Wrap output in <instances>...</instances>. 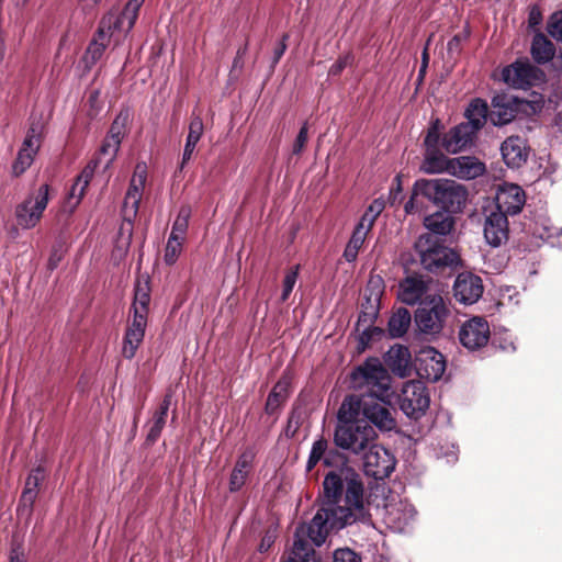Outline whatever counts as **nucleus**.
I'll list each match as a JSON object with an SVG mask.
<instances>
[{
  "label": "nucleus",
  "instance_id": "nucleus-13",
  "mask_svg": "<svg viewBox=\"0 0 562 562\" xmlns=\"http://www.w3.org/2000/svg\"><path fill=\"white\" fill-rule=\"evenodd\" d=\"M394 456L375 441L363 452V470L375 480L387 477L395 468Z\"/></svg>",
  "mask_w": 562,
  "mask_h": 562
},
{
  "label": "nucleus",
  "instance_id": "nucleus-44",
  "mask_svg": "<svg viewBox=\"0 0 562 562\" xmlns=\"http://www.w3.org/2000/svg\"><path fill=\"white\" fill-rule=\"evenodd\" d=\"M439 139H440V121L435 120L430 124V126L427 131L425 140H424L426 150L437 149Z\"/></svg>",
  "mask_w": 562,
  "mask_h": 562
},
{
  "label": "nucleus",
  "instance_id": "nucleus-40",
  "mask_svg": "<svg viewBox=\"0 0 562 562\" xmlns=\"http://www.w3.org/2000/svg\"><path fill=\"white\" fill-rule=\"evenodd\" d=\"M191 216V207L188 205H183L180 207L178 215L173 222L170 237L186 239V234L188 231L189 220Z\"/></svg>",
  "mask_w": 562,
  "mask_h": 562
},
{
  "label": "nucleus",
  "instance_id": "nucleus-23",
  "mask_svg": "<svg viewBox=\"0 0 562 562\" xmlns=\"http://www.w3.org/2000/svg\"><path fill=\"white\" fill-rule=\"evenodd\" d=\"M147 319L143 316H133L131 324L127 326L122 353L126 359H132L142 344L145 336Z\"/></svg>",
  "mask_w": 562,
  "mask_h": 562
},
{
  "label": "nucleus",
  "instance_id": "nucleus-7",
  "mask_svg": "<svg viewBox=\"0 0 562 562\" xmlns=\"http://www.w3.org/2000/svg\"><path fill=\"white\" fill-rule=\"evenodd\" d=\"M147 180V166L145 162H138L135 166L133 176L130 181L128 189L126 191L123 205L122 216L124 224L121 226V231L127 232L125 240V247L128 246L132 236V224L137 216L139 203L143 196Z\"/></svg>",
  "mask_w": 562,
  "mask_h": 562
},
{
  "label": "nucleus",
  "instance_id": "nucleus-58",
  "mask_svg": "<svg viewBox=\"0 0 562 562\" xmlns=\"http://www.w3.org/2000/svg\"><path fill=\"white\" fill-rule=\"evenodd\" d=\"M5 54L4 41L0 37V63L3 60Z\"/></svg>",
  "mask_w": 562,
  "mask_h": 562
},
{
  "label": "nucleus",
  "instance_id": "nucleus-32",
  "mask_svg": "<svg viewBox=\"0 0 562 562\" xmlns=\"http://www.w3.org/2000/svg\"><path fill=\"white\" fill-rule=\"evenodd\" d=\"M530 53L536 63L547 64L553 59L555 47L542 33H538L533 36Z\"/></svg>",
  "mask_w": 562,
  "mask_h": 562
},
{
  "label": "nucleus",
  "instance_id": "nucleus-56",
  "mask_svg": "<svg viewBox=\"0 0 562 562\" xmlns=\"http://www.w3.org/2000/svg\"><path fill=\"white\" fill-rule=\"evenodd\" d=\"M60 259H61V254H58L57 251L53 252L49 258V261H48L49 268L50 269L56 268L58 262L60 261Z\"/></svg>",
  "mask_w": 562,
  "mask_h": 562
},
{
  "label": "nucleus",
  "instance_id": "nucleus-48",
  "mask_svg": "<svg viewBox=\"0 0 562 562\" xmlns=\"http://www.w3.org/2000/svg\"><path fill=\"white\" fill-rule=\"evenodd\" d=\"M308 138V127L307 123H304L303 126L300 128V132L293 143L292 151L294 155H299L304 149Z\"/></svg>",
  "mask_w": 562,
  "mask_h": 562
},
{
  "label": "nucleus",
  "instance_id": "nucleus-39",
  "mask_svg": "<svg viewBox=\"0 0 562 562\" xmlns=\"http://www.w3.org/2000/svg\"><path fill=\"white\" fill-rule=\"evenodd\" d=\"M150 301L148 282L138 281L135 286V296L133 302V316H143L147 319L148 304Z\"/></svg>",
  "mask_w": 562,
  "mask_h": 562
},
{
  "label": "nucleus",
  "instance_id": "nucleus-2",
  "mask_svg": "<svg viewBox=\"0 0 562 562\" xmlns=\"http://www.w3.org/2000/svg\"><path fill=\"white\" fill-rule=\"evenodd\" d=\"M353 386L366 390L367 396H347L344 402V412L350 416L364 419L380 431H392L396 428V419L386 407L395 398L391 387V375L378 358H369L358 366L351 373Z\"/></svg>",
  "mask_w": 562,
  "mask_h": 562
},
{
  "label": "nucleus",
  "instance_id": "nucleus-57",
  "mask_svg": "<svg viewBox=\"0 0 562 562\" xmlns=\"http://www.w3.org/2000/svg\"><path fill=\"white\" fill-rule=\"evenodd\" d=\"M85 8H93L97 5L101 0H81Z\"/></svg>",
  "mask_w": 562,
  "mask_h": 562
},
{
  "label": "nucleus",
  "instance_id": "nucleus-61",
  "mask_svg": "<svg viewBox=\"0 0 562 562\" xmlns=\"http://www.w3.org/2000/svg\"><path fill=\"white\" fill-rule=\"evenodd\" d=\"M27 0H16V4H24Z\"/></svg>",
  "mask_w": 562,
  "mask_h": 562
},
{
  "label": "nucleus",
  "instance_id": "nucleus-43",
  "mask_svg": "<svg viewBox=\"0 0 562 562\" xmlns=\"http://www.w3.org/2000/svg\"><path fill=\"white\" fill-rule=\"evenodd\" d=\"M183 241V239L169 236L164 255V261L166 262V265L172 266L173 263H176L182 251Z\"/></svg>",
  "mask_w": 562,
  "mask_h": 562
},
{
  "label": "nucleus",
  "instance_id": "nucleus-14",
  "mask_svg": "<svg viewBox=\"0 0 562 562\" xmlns=\"http://www.w3.org/2000/svg\"><path fill=\"white\" fill-rule=\"evenodd\" d=\"M492 105L493 110L490 117L494 125L508 124L518 113L522 112L528 114L529 109L533 112L536 111L531 102L513 95H498L493 99Z\"/></svg>",
  "mask_w": 562,
  "mask_h": 562
},
{
  "label": "nucleus",
  "instance_id": "nucleus-24",
  "mask_svg": "<svg viewBox=\"0 0 562 562\" xmlns=\"http://www.w3.org/2000/svg\"><path fill=\"white\" fill-rule=\"evenodd\" d=\"M420 374L430 381H438L446 371V361L443 356L434 348H427L420 356Z\"/></svg>",
  "mask_w": 562,
  "mask_h": 562
},
{
  "label": "nucleus",
  "instance_id": "nucleus-42",
  "mask_svg": "<svg viewBox=\"0 0 562 562\" xmlns=\"http://www.w3.org/2000/svg\"><path fill=\"white\" fill-rule=\"evenodd\" d=\"M385 203L382 199H375L361 216L359 223L372 229L375 220L383 212Z\"/></svg>",
  "mask_w": 562,
  "mask_h": 562
},
{
  "label": "nucleus",
  "instance_id": "nucleus-17",
  "mask_svg": "<svg viewBox=\"0 0 562 562\" xmlns=\"http://www.w3.org/2000/svg\"><path fill=\"white\" fill-rule=\"evenodd\" d=\"M483 283L479 276L471 272L460 273L453 283V294L458 302L471 305L483 294Z\"/></svg>",
  "mask_w": 562,
  "mask_h": 562
},
{
  "label": "nucleus",
  "instance_id": "nucleus-54",
  "mask_svg": "<svg viewBox=\"0 0 562 562\" xmlns=\"http://www.w3.org/2000/svg\"><path fill=\"white\" fill-rule=\"evenodd\" d=\"M10 562H26L25 553L20 547H13L11 549Z\"/></svg>",
  "mask_w": 562,
  "mask_h": 562
},
{
  "label": "nucleus",
  "instance_id": "nucleus-51",
  "mask_svg": "<svg viewBox=\"0 0 562 562\" xmlns=\"http://www.w3.org/2000/svg\"><path fill=\"white\" fill-rule=\"evenodd\" d=\"M542 22V14L539 7L533 5L529 10L528 23L530 27H537Z\"/></svg>",
  "mask_w": 562,
  "mask_h": 562
},
{
  "label": "nucleus",
  "instance_id": "nucleus-35",
  "mask_svg": "<svg viewBox=\"0 0 562 562\" xmlns=\"http://www.w3.org/2000/svg\"><path fill=\"white\" fill-rule=\"evenodd\" d=\"M371 232V228L364 226L363 224L358 223L355 227L351 237L344 250V258L348 262L356 261L359 250L362 248L368 234Z\"/></svg>",
  "mask_w": 562,
  "mask_h": 562
},
{
  "label": "nucleus",
  "instance_id": "nucleus-26",
  "mask_svg": "<svg viewBox=\"0 0 562 562\" xmlns=\"http://www.w3.org/2000/svg\"><path fill=\"white\" fill-rule=\"evenodd\" d=\"M385 363L392 372L400 378L411 373V352L408 348L396 345L390 348L385 355Z\"/></svg>",
  "mask_w": 562,
  "mask_h": 562
},
{
  "label": "nucleus",
  "instance_id": "nucleus-37",
  "mask_svg": "<svg viewBox=\"0 0 562 562\" xmlns=\"http://www.w3.org/2000/svg\"><path fill=\"white\" fill-rule=\"evenodd\" d=\"M171 404L170 395H166L164 401L160 404L159 409L155 413L151 422V426L149 428L147 439L150 441H156L160 436L162 428L166 424L167 414Z\"/></svg>",
  "mask_w": 562,
  "mask_h": 562
},
{
  "label": "nucleus",
  "instance_id": "nucleus-28",
  "mask_svg": "<svg viewBox=\"0 0 562 562\" xmlns=\"http://www.w3.org/2000/svg\"><path fill=\"white\" fill-rule=\"evenodd\" d=\"M427 285L424 280L416 277L406 278L400 284L398 297L408 305L419 302L426 294Z\"/></svg>",
  "mask_w": 562,
  "mask_h": 562
},
{
  "label": "nucleus",
  "instance_id": "nucleus-6",
  "mask_svg": "<svg viewBox=\"0 0 562 562\" xmlns=\"http://www.w3.org/2000/svg\"><path fill=\"white\" fill-rule=\"evenodd\" d=\"M121 142L116 140L114 136H106L103 140V144L100 148L99 157L97 160L89 162L77 177L75 183L72 184L69 194L67 204L72 211L81 201L85 195L86 189L89 186L91 179L93 178L95 168L98 164L104 161V168L108 169L111 164L114 161L116 154L120 149Z\"/></svg>",
  "mask_w": 562,
  "mask_h": 562
},
{
  "label": "nucleus",
  "instance_id": "nucleus-15",
  "mask_svg": "<svg viewBox=\"0 0 562 562\" xmlns=\"http://www.w3.org/2000/svg\"><path fill=\"white\" fill-rule=\"evenodd\" d=\"M491 338L488 322L482 316H473L465 321L459 329L461 345L470 351L485 347Z\"/></svg>",
  "mask_w": 562,
  "mask_h": 562
},
{
  "label": "nucleus",
  "instance_id": "nucleus-12",
  "mask_svg": "<svg viewBox=\"0 0 562 562\" xmlns=\"http://www.w3.org/2000/svg\"><path fill=\"white\" fill-rule=\"evenodd\" d=\"M503 80L517 89H528L544 81V72L528 60H516L502 71Z\"/></svg>",
  "mask_w": 562,
  "mask_h": 562
},
{
  "label": "nucleus",
  "instance_id": "nucleus-25",
  "mask_svg": "<svg viewBox=\"0 0 562 562\" xmlns=\"http://www.w3.org/2000/svg\"><path fill=\"white\" fill-rule=\"evenodd\" d=\"M501 151L505 164L512 168L520 167L528 156L526 143L518 136H510L504 140Z\"/></svg>",
  "mask_w": 562,
  "mask_h": 562
},
{
  "label": "nucleus",
  "instance_id": "nucleus-3",
  "mask_svg": "<svg viewBox=\"0 0 562 562\" xmlns=\"http://www.w3.org/2000/svg\"><path fill=\"white\" fill-rule=\"evenodd\" d=\"M145 0H128L120 14L113 12L104 15L100 22L95 37L89 44L82 63L87 70L101 59L112 40L119 43L133 29L138 11Z\"/></svg>",
  "mask_w": 562,
  "mask_h": 562
},
{
  "label": "nucleus",
  "instance_id": "nucleus-5",
  "mask_svg": "<svg viewBox=\"0 0 562 562\" xmlns=\"http://www.w3.org/2000/svg\"><path fill=\"white\" fill-rule=\"evenodd\" d=\"M376 439L378 434L369 423L357 417L353 412L350 416L347 411L344 413L342 402L338 411V425L334 434L335 445L350 453L360 454Z\"/></svg>",
  "mask_w": 562,
  "mask_h": 562
},
{
  "label": "nucleus",
  "instance_id": "nucleus-55",
  "mask_svg": "<svg viewBox=\"0 0 562 562\" xmlns=\"http://www.w3.org/2000/svg\"><path fill=\"white\" fill-rule=\"evenodd\" d=\"M273 540H274L273 536H271V535H266V536L263 537V539H262V541H261L260 546H259V550H260L261 552L267 551V550L271 547V544L273 543Z\"/></svg>",
  "mask_w": 562,
  "mask_h": 562
},
{
  "label": "nucleus",
  "instance_id": "nucleus-47",
  "mask_svg": "<svg viewBox=\"0 0 562 562\" xmlns=\"http://www.w3.org/2000/svg\"><path fill=\"white\" fill-rule=\"evenodd\" d=\"M333 562H362L361 558L349 548L337 549L334 552Z\"/></svg>",
  "mask_w": 562,
  "mask_h": 562
},
{
  "label": "nucleus",
  "instance_id": "nucleus-8",
  "mask_svg": "<svg viewBox=\"0 0 562 562\" xmlns=\"http://www.w3.org/2000/svg\"><path fill=\"white\" fill-rule=\"evenodd\" d=\"M415 247L423 267L429 271L451 267L458 262V255L451 248L446 247L439 237L430 234L419 236Z\"/></svg>",
  "mask_w": 562,
  "mask_h": 562
},
{
  "label": "nucleus",
  "instance_id": "nucleus-1",
  "mask_svg": "<svg viewBox=\"0 0 562 562\" xmlns=\"http://www.w3.org/2000/svg\"><path fill=\"white\" fill-rule=\"evenodd\" d=\"M325 502L311 522L296 528L291 552L284 562H321L313 546H322L330 530L364 519L363 484L350 469L330 471L323 482Z\"/></svg>",
  "mask_w": 562,
  "mask_h": 562
},
{
  "label": "nucleus",
  "instance_id": "nucleus-62",
  "mask_svg": "<svg viewBox=\"0 0 562 562\" xmlns=\"http://www.w3.org/2000/svg\"><path fill=\"white\" fill-rule=\"evenodd\" d=\"M64 43H65V38H64V40H61V42H60V47H63Z\"/></svg>",
  "mask_w": 562,
  "mask_h": 562
},
{
  "label": "nucleus",
  "instance_id": "nucleus-9",
  "mask_svg": "<svg viewBox=\"0 0 562 562\" xmlns=\"http://www.w3.org/2000/svg\"><path fill=\"white\" fill-rule=\"evenodd\" d=\"M447 315L448 308L443 299L438 294H430L420 301L415 313V323L420 331L437 334L442 329Z\"/></svg>",
  "mask_w": 562,
  "mask_h": 562
},
{
  "label": "nucleus",
  "instance_id": "nucleus-52",
  "mask_svg": "<svg viewBox=\"0 0 562 562\" xmlns=\"http://www.w3.org/2000/svg\"><path fill=\"white\" fill-rule=\"evenodd\" d=\"M498 347L504 351H515L516 346L512 335L506 333L504 337H501Z\"/></svg>",
  "mask_w": 562,
  "mask_h": 562
},
{
  "label": "nucleus",
  "instance_id": "nucleus-49",
  "mask_svg": "<svg viewBox=\"0 0 562 562\" xmlns=\"http://www.w3.org/2000/svg\"><path fill=\"white\" fill-rule=\"evenodd\" d=\"M351 56L345 55L340 57L336 63L331 65L329 68V75L330 76H337L339 75L350 63H351Z\"/></svg>",
  "mask_w": 562,
  "mask_h": 562
},
{
  "label": "nucleus",
  "instance_id": "nucleus-38",
  "mask_svg": "<svg viewBox=\"0 0 562 562\" xmlns=\"http://www.w3.org/2000/svg\"><path fill=\"white\" fill-rule=\"evenodd\" d=\"M289 391V383L286 380H280L271 390L270 394L268 395L267 403H266V413L269 415H273L279 407L282 405V403L288 397Z\"/></svg>",
  "mask_w": 562,
  "mask_h": 562
},
{
  "label": "nucleus",
  "instance_id": "nucleus-45",
  "mask_svg": "<svg viewBox=\"0 0 562 562\" xmlns=\"http://www.w3.org/2000/svg\"><path fill=\"white\" fill-rule=\"evenodd\" d=\"M297 276H299V266L294 267L292 270H290L285 274L284 280H283L282 294H281L282 302H285L289 299V296L296 283Z\"/></svg>",
  "mask_w": 562,
  "mask_h": 562
},
{
  "label": "nucleus",
  "instance_id": "nucleus-36",
  "mask_svg": "<svg viewBox=\"0 0 562 562\" xmlns=\"http://www.w3.org/2000/svg\"><path fill=\"white\" fill-rule=\"evenodd\" d=\"M411 313L406 308H398L390 318L387 330L392 338L402 337L411 325Z\"/></svg>",
  "mask_w": 562,
  "mask_h": 562
},
{
  "label": "nucleus",
  "instance_id": "nucleus-50",
  "mask_svg": "<svg viewBox=\"0 0 562 562\" xmlns=\"http://www.w3.org/2000/svg\"><path fill=\"white\" fill-rule=\"evenodd\" d=\"M123 135H124V120H121V117H117L113 122L108 136H114L116 138V140L122 142Z\"/></svg>",
  "mask_w": 562,
  "mask_h": 562
},
{
  "label": "nucleus",
  "instance_id": "nucleus-22",
  "mask_svg": "<svg viewBox=\"0 0 562 562\" xmlns=\"http://www.w3.org/2000/svg\"><path fill=\"white\" fill-rule=\"evenodd\" d=\"M485 171V165L476 157L460 156L451 158L449 175L459 179H475Z\"/></svg>",
  "mask_w": 562,
  "mask_h": 562
},
{
  "label": "nucleus",
  "instance_id": "nucleus-21",
  "mask_svg": "<svg viewBox=\"0 0 562 562\" xmlns=\"http://www.w3.org/2000/svg\"><path fill=\"white\" fill-rule=\"evenodd\" d=\"M474 136L470 124L460 123L443 135L441 145L447 153L457 154L471 145Z\"/></svg>",
  "mask_w": 562,
  "mask_h": 562
},
{
  "label": "nucleus",
  "instance_id": "nucleus-18",
  "mask_svg": "<svg viewBox=\"0 0 562 562\" xmlns=\"http://www.w3.org/2000/svg\"><path fill=\"white\" fill-rule=\"evenodd\" d=\"M494 209L502 211L505 215H516L525 205L526 195L524 190L514 183H503L496 193Z\"/></svg>",
  "mask_w": 562,
  "mask_h": 562
},
{
  "label": "nucleus",
  "instance_id": "nucleus-29",
  "mask_svg": "<svg viewBox=\"0 0 562 562\" xmlns=\"http://www.w3.org/2000/svg\"><path fill=\"white\" fill-rule=\"evenodd\" d=\"M424 226L432 236H446L453 227V218L448 211H437L424 218Z\"/></svg>",
  "mask_w": 562,
  "mask_h": 562
},
{
  "label": "nucleus",
  "instance_id": "nucleus-34",
  "mask_svg": "<svg viewBox=\"0 0 562 562\" xmlns=\"http://www.w3.org/2000/svg\"><path fill=\"white\" fill-rule=\"evenodd\" d=\"M45 477V472L41 467L32 470L29 474L25 486L21 496V505L26 508H31L33 506L34 501L37 496V491L41 482Z\"/></svg>",
  "mask_w": 562,
  "mask_h": 562
},
{
  "label": "nucleus",
  "instance_id": "nucleus-30",
  "mask_svg": "<svg viewBox=\"0 0 562 562\" xmlns=\"http://www.w3.org/2000/svg\"><path fill=\"white\" fill-rule=\"evenodd\" d=\"M451 158L446 157L438 148L425 150L420 170L428 175L448 173Z\"/></svg>",
  "mask_w": 562,
  "mask_h": 562
},
{
  "label": "nucleus",
  "instance_id": "nucleus-16",
  "mask_svg": "<svg viewBox=\"0 0 562 562\" xmlns=\"http://www.w3.org/2000/svg\"><path fill=\"white\" fill-rule=\"evenodd\" d=\"M41 137L42 125L32 124L23 140L22 147L18 153V157L12 165V173L15 177L25 172V170L32 165L41 146Z\"/></svg>",
  "mask_w": 562,
  "mask_h": 562
},
{
  "label": "nucleus",
  "instance_id": "nucleus-53",
  "mask_svg": "<svg viewBox=\"0 0 562 562\" xmlns=\"http://www.w3.org/2000/svg\"><path fill=\"white\" fill-rule=\"evenodd\" d=\"M286 38H288V35H284L282 37V41L278 44V46L273 50V63L274 64H277L280 60V58L283 56V54L286 49V44H285Z\"/></svg>",
  "mask_w": 562,
  "mask_h": 562
},
{
  "label": "nucleus",
  "instance_id": "nucleus-46",
  "mask_svg": "<svg viewBox=\"0 0 562 562\" xmlns=\"http://www.w3.org/2000/svg\"><path fill=\"white\" fill-rule=\"evenodd\" d=\"M547 30L552 37L562 41V10L550 16Z\"/></svg>",
  "mask_w": 562,
  "mask_h": 562
},
{
  "label": "nucleus",
  "instance_id": "nucleus-60",
  "mask_svg": "<svg viewBox=\"0 0 562 562\" xmlns=\"http://www.w3.org/2000/svg\"><path fill=\"white\" fill-rule=\"evenodd\" d=\"M374 282H375L376 284H380V279H376V280L371 279V280H370V283H374Z\"/></svg>",
  "mask_w": 562,
  "mask_h": 562
},
{
  "label": "nucleus",
  "instance_id": "nucleus-41",
  "mask_svg": "<svg viewBox=\"0 0 562 562\" xmlns=\"http://www.w3.org/2000/svg\"><path fill=\"white\" fill-rule=\"evenodd\" d=\"M327 446H328L327 441L324 438H319L318 440L314 441V443L312 446V449H311V452H310V457H308L307 463H306V470L307 471L313 470L314 467L322 459L324 460V463L326 465L330 464L328 458L326 457Z\"/></svg>",
  "mask_w": 562,
  "mask_h": 562
},
{
  "label": "nucleus",
  "instance_id": "nucleus-19",
  "mask_svg": "<svg viewBox=\"0 0 562 562\" xmlns=\"http://www.w3.org/2000/svg\"><path fill=\"white\" fill-rule=\"evenodd\" d=\"M508 221L507 215L496 209L486 210L484 222V237L493 247H498L507 239Z\"/></svg>",
  "mask_w": 562,
  "mask_h": 562
},
{
  "label": "nucleus",
  "instance_id": "nucleus-4",
  "mask_svg": "<svg viewBox=\"0 0 562 562\" xmlns=\"http://www.w3.org/2000/svg\"><path fill=\"white\" fill-rule=\"evenodd\" d=\"M423 196L446 211H460L467 203L468 192L464 187L450 179H418L415 181L412 196L405 203L406 214H420L423 206L418 198Z\"/></svg>",
  "mask_w": 562,
  "mask_h": 562
},
{
  "label": "nucleus",
  "instance_id": "nucleus-33",
  "mask_svg": "<svg viewBox=\"0 0 562 562\" xmlns=\"http://www.w3.org/2000/svg\"><path fill=\"white\" fill-rule=\"evenodd\" d=\"M487 112V103L481 99H474L465 110L468 121L462 124H470L473 132L476 134L486 123Z\"/></svg>",
  "mask_w": 562,
  "mask_h": 562
},
{
  "label": "nucleus",
  "instance_id": "nucleus-11",
  "mask_svg": "<svg viewBox=\"0 0 562 562\" xmlns=\"http://www.w3.org/2000/svg\"><path fill=\"white\" fill-rule=\"evenodd\" d=\"M49 201V187L42 184L36 192L30 194L15 209L18 225L24 229L36 226Z\"/></svg>",
  "mask_w": 562,
  "mask_h": 562
},
{
  "label": "nucleus",
  "instance_id": "nucleus-31",
  "mask_svg": "<svg viewBox=\"0 0 562 562\" xmlns=\"http://www.w3.org/2000/svg\"><path fill=\"white\" fill-rule=\"evenodd\" d=\"M204 130L203 121L199 115H193L189 124V133L182 155L181 168L191 159L195 146L202 137Z\"/></svg>",
  "mask_w": 562,
  "mask_h": 562
},
{
  "label": "nucleus",
  "instance_id": "nucleus-59",
  "mask_svg": "<svg viewBox=\"0 0 562 562\" xmlns=\"http://www.w3.org/2000/svg\"><path fill=\"white\" fill-rule=\"evenodd\" d=\"M423 57H424V65H423V67H422V69H420V74H423V72L425 71V68H426V66H427V64H426V58H427V53H426V50L424 52V56H423Z\"/></svg>",
  "mask_w": 562,
  "mask_h": 562
},
{
  "label": "nucleus",
  "instance_id": "nucleus-20",
  "mask_svg": "<svg viewBox=\"0 0 562 562\" xmlns=\"http://www.w3.org/2000/svg\"><path fill=\"white\" fill-rule=\"evenodd\" d=\"M256 453L252 449H246L237 458L229 475L228 490L232 493L240 491L254 470Z\"/></svg>",
  "mask_w": 562,
  "mask_h": 562
},
{
  "label": "nucleus",
  "instance_id": "nucleus-27",
  "mask_svg": "<svg viewBox=\"0 0 562 562\" xmlns=\"http://www.w3.org/2000/svg\"><path fill=\"white\" fill-rule=\"evenodd\" d=\"M415 516L416 510L409 503L386 506V519L396 531H404Z\"/></svg>",
  "mask_w": 562,
  "mask_h": 562
},
{
  "label": "nucleus",
  "instance_id": "nucleus-10",
  "mask_svg": "<svg viewBox=\"0 0 562 562\" xmlns=\"http://www.w3.org/2000/svg\"><path fill=\"white\" fill-rule=\"evenodd\" d=\"M400 409L409 418L418 419L425 415L430 404V397L424 382L407 381L403 384L397 396Z\"/></svg>",
  "mask_w": 562,
  "mask_h": 562
}]
</instances>
